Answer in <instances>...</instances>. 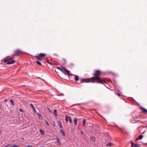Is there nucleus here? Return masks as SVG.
<instances>
[{"label": "nucleus", "mask_w": 147, "mask_h": 147, "mask_svg": "<svg viewBox=\"0 0 147 147\" xmlns=\"http://www.w3.org/2000/svg\"><path fill=\"white\" fill-rule=\"evenodd\" d=\"M100 74V71H96L95 73L94 74V76L95 77L91 78V79L93 80V81H91V82H94V81L96 80L97 81V82L98 83L103 84L105 83V80L102 79L99 77Z\"/></svg>", "instance_id": "obj_1"}, {"label": "nucleus", "mask_w": 147, "mask_h": 147, "mask_svg": "<svg viewBox=\"0 0 147 147\" xmlns=\"http://www.w3.org/2000/svg\"><path fill=\"white\" fill-rule=\"evenodd\" d=\"M5 62H7V64H11L14 63L15 62V61L13 60L8 59L6 60H5Z\"/></svg>", "instance_id": "obj_2"}, {"label": "nucleus", "mask_w": 147, "mask_h": 147, "mask_svg": "<svg viewBox=\"0 0 147 147\" xmlns=\"http://www.w3.org/2000/svg\"><path fill=\"white\" fill-rule=\"evenodd\" d=\"M65 120L66 122H67L68 121H69L70 123H72L71 118V117L69 116H68L67 115H66Z\"/></svg>", "instance_id": "obj_3"}, {"label": "nucleus", "mask_w": 147, "mask_h": 147, "mask_svg": "<svg viewBox=\"0 0 147 147\" xmlns=\"http://www.w3.org/2000/svg\"><path fill=\"white\" fill-rule=\"evenodd\" d=\"M91 81H93L91 78L89 79H82L81 81V82H82V81H86V82H91Z\"/></svg>", "instance_id": "obj_4"}, {"label": "nucleus", "mask_w": 147, "mask_h": 147, "mask_svg": "<svg viewBox=\"0 0 147 147\" xmlns=\"http://www.w3.org/2000/svg\"><path fill=\"white\" fill-rule=\"evenodd\" d=\"M131 147H139V146L137 144H134L133 142H131Z\"/></svg>", "instance_id": "obj_5"}, {"label": "nucleus", "mask_w": 147, "mask_h": 147, "mask_svg": "<svg viewBox=\"0 0 147 147\" xmlns=\"http://www.w3.org/2000/svg\"><path fill=\"white\" fill-rule=\"evenodd\" d=\"M21 52V51L19 49H18L16 50L15 52L13 54V56H15L17 54Z\"/></svg>", "instance_id": "obj_6"}, {"label": "nucleus", "mask_w": 147, "mask_h": 147, "mask_svg": "<svg viewBox=\"0 0 147 147\" xmlns=\"http://www.w3.org/2000/svg\"><path fill=\"white\" fill-rule=\"evenodd\" d=\"M57 68L60 70L61 71L63 74H64L65 75H66L65 72L64 71V70H63V69H62L61 67H58Z\"/></svg>", "instance_id": "obj_7"}, {"label": "nucleus", "mask_w": 147, "mask_h": 147, "mask_svg": "<svg viewBox=\"0 0 147 147\" xmlns=\"http://www.w3.org/2000/svg\"><path fill=\"white\" fill-rule=\"evenodd\" d=\"M63 69V70L65 71L67 73V74L68 75H69V73L70 72V71L68 70H67L65 68L63 67H62Z\"/></svg>", "instance_id": "obj_8"}, {"label": "nucleus", "mask_w": 147, "mask_h": 147, "mask_svg": "<svg viewBox=\"0 0 147 147\" xmlns=\"http://www.w3.org/2000/svg\"><path fill=\"white\" fill-rule=\"evenodd\" d=\"M57 123H58V125H59V127L60 128H62L63 127V126H62V125L61 124V122L60 121H57Z\"/></svg>", "instance_id": "obj_9"}, {"label": "nucleus", "mask_w": 147, "mask_h": 147, "mask_svg": "<svg viewBox=\"0 0 147 147\" xmlns=\"http://www.w3.org/2000/svg\"><path fill=\"white\" fill-rule=\"evenodd\" d=\"M37 114V115L38 117L41 120L43 119V117L39 113H38Z\"/></svg>", "instance_id": "obj_10"}, {"label": "nucleus", "mask_w": 147, "mask_h": 147, "mask_svg": "<svg viewBox=\"0 0 147 147\" xmlns=\"http://www.w3.org/2000/svg\"><path fill=\"white\" fill-rule=\"evenodd\" d=\"M78 123V119L76 118H74V123L75 125H77Z\"/></svg>", "instance_id": "obj_11"}, {"label": "nucleus", "mask_w": 147, "mask_h": 147, "mask_svg": "<svg viewBox=\"0 0 147 147\" xmlns=\"http://www.w3.org/2000/svg\"><path fill=\"white\" fill-rule=\"evenodd\" d=\"M143 137V136L142 135H140L136 139V140H141V139Z\"/></svg>", "instance_id": "obj_12"}, {"label": "nucleus", "mask_w": 147, "mask_h": 147, "mask_svg": "<svg viewBox=\"0 0 147 147\" xmlns=\"http://www.w3.org/2000/svg\"><path fill=\"white\" fill-rule=\"evenodd\" d=\"M30 106L33 109L34 112L35 113H36V110L35 109V108L34 107V106L32 104H30Z\"/></svg>", "instance_id": "obj_13"}, {"label": "nucleus", "mask_w": 147, "mask_h": 147, "mask_svg": "<svg viewBox=\"0 0 147 147\" xmlns=\"http://www.w3.org/2000/svg\"><path fill=\"white\" fill-rule=\"evenodd\" d=\"M40 132L41 134L42 135H43L45 134V133L43 130L41 129H40Z\"/></svg>", "instance_id": "obj_14"}, {"label": "nucleus", "mask_w": 147, "mask_h": 147, "mask_svg": "<svg viewBox=\"0 0 147 147\" xmlns=\"http://www.w3.org/2000/svg\"><path fill=\"white\" fill-rule=\"evenodd\" d=\"M60 133L63 136H65V133L63 129H61L60 131Z\"/></svg>", "instance_id": "obj_15"}, {"label": "nucleus", "mask_w": 147, "mask_h": 147, "mask_svg": "<svg viewBox=\"0 0 147 147\" xmlns=\"http://www.w3.org/2000/svg\"><path fill=\"white\" fill-rule=\"evenodd\" d=\"M53 113H54V115L56 117H57V111L55 109L54 110Z\"/></svg>", "instance_id": "obj_16"}, {"label": "nucleus", "mask_w": 147, "mask_h": 147, "mask_svg": "<svg viewBox=\"0 0 147 147\" xmlns=\"http://www.w3.org/2000/svg\"><path fill=\"white\" fill-rule=\"evenodd\" d=\"M140 108L143 111H144V112H146V113H147V110L144 109V108L142 107H140Z\"/></svg>", "instance_id": "obj_17"}, {"label": "nucleus", "mask_w": 147, "mask_h": 147, "mask_svg": "<svg viewBox=\"0 0 147 147\" xmlns=\"http://www.w3.org/2000/svg\"><path fill=\"white\" fill-rule=\"evenodd\" d=\"M39 56L40 57H44L45 56V54L44 53H40L39 54Z\"/></svg>", "instance_id": "obj_18"}, {"label": "nucleus", "mask_w": 147, "mask_h": 147, "mask_svg": "<svg viewBox=\"0 0 147 147\" xmlns=\"http://www.w3.org/2000/svg\"><path fill=\"white\" fill-rule=\"evenodd\" d=\"M56 139L57 140V143H58V144L59 145H60V140L58 138H56Z\"/></svg>", "instance_id": "obj_19"}, {"label": "nucleus", "mask_w": 147, "mask_h": 147, "mask_svg": "<svg viewBox=\"0 0 147 147\" xmlns=\"http://www.w3.org/2000/svg\"><path fill=\"white\" fill-rule=\"evenodd\" d=\"M75 76V80L76 81H77L78 80V77L76 75H74Z\"/></svg>", "instance_id": "obj_20"}, {"label": "nucleus", "mask_w": 147, "mask_h": 147, "mask_svg": "<svg viewBox=\"0 0 147 147\" xmlns=\"http://www.w3.org/2000/svg\"><path fill=\"white\" fill-rule=\"evenodd\" d=\"M91 140H92L93 141H94L96 140L95 138L94 137H92L91 138Z\"/></svg>", "instance_id": "obj_21"}, {"label": "nucleus", "mask_w": 147, "mask_h": 147, "mask_svg": "<svg viewBox=\"0 0 147 147\" xmlns=\"http://www.w3.org/2000/svg\"><path fill=\"white\" fill-rule=\"evenodd\" d=\"M10 102L12 105H14V102L12 99H11L10 100Z\"/></svg>", "instance_id": "obj_22"}, {"label": "nucleus", "mask_w": 147, "mask_h": 147, "mask_svg": "<svg viewBox=\"0 0 147 147\" xmlns=\"http://www.w3.org/2000/svg\"><path fill=\"white\" fill-rule=\"evenodd\" d=\"M113 145V144L110 142H109L107 144V146H111Z\"/></svg>", "instance_id": "obj_23"}, {"label": "nucleus", "mask_w": 147, "mask_h": 147, "mask_svg": "<svg viewBox=\"0 0 147 147\" xmlns=\"http://www.w3.org/2000/svg\"><path fill=\"white\" fill-rule=\"evenodd\" d=\"M36 63L37 64H38L39 65H40L41 64L40 62L39 61H36Z\"/></svg>", "instance_id": "obj_24"}, {"label": "nucleus", "mask_w": 147, "mask_h": 147, "mask_svg": "<svg viewBox=\"0 0 147 147\" xmlns=\"http://www.w3.org/2000/svg\"><path fill=\"white\" fill-rule=\"evenodd\" d=\"M85 122H86V120L85 119H84L83 121V126H84L85 125Z\"/></svg>", "instance_id": "obj_25"}, {"label": "nucleus", "mask_w": 147, "mask_h": 147, "mask_svg": "<svg viewBox=\"0 0 147 147\" xmlns=\"http://www.w3.org/2000/svg\"><path fill=\"white\" fill-rule=\"evenodd\" d=\"M18 146L17 145H13L12 146H11V147H18Z\"/></svg>", "instance_id": "obj_26"}, {"label": "nucleus", "mask_w": 147, "mask_h": 147, "mask_svg": "<svg viewBox=\"0 0 147 147\" xmlns=\"http://www.w3.org/2000/svg\"><path fill=\"white\" fill-rule=\"evenodd\" d=\"M20 111L21 112L23 113L24 112L23 110L22 109H20Z\"/></svg>", "instance_id": "obj_27"}, {"label": "nucleus", "mask_w": 147, "mask_h": 147, "mask_svg": "<svg viewBox=\"0 0 147 147\" xmlns=\"http://www.w3.org/2000/svg\"><path fill=\"white\" fill-rule=\"evenodd\" d=\"M38 60H40V58L38 57V56H35V57Z\"/></svg>", "instance_id": "obj_28"}, {"label": "nucleus", "mask_w": 147, "mask_h": 147, "mask_svg": "<svg viewBox=\"0 0 147 147\" xmlns=\"http://www.w3.org/2000/svg\"><path fill=\"white\" fill-rule=\"evenodd\" d=\"M46 123L47 125H48V126L49 125V123H48V122H47V121H46Z\"/></svg>", "instance_id": "obj_29"}, {"label": "nucleus", "mask_w": 147, "mask_h": 147, "mask_svg": "<svg viewBox=\"0 0 147 147\" xmlns=\"http://www.w3.org/2000/svg\"><path fill=\"white\" fill-rule=\"evenodd\" d=\"M59 96H64V94H60L59 95Z\"/></svg>", "instance_id": "obj_30"}, {"label": "nucleus", "mask_w": 147, "mask_h": 147, "mask_svg": "<svg viewBox=\"0 0 147 147\" xmlns=\"http://www.w3.org/2000/svg\"><path fill=\"white\" fill-rule=\"evenodd\" d=\"M117 95H118V96H120V94L119 93H117Z\"/></svg>", "instance_id": "obj_31"}, {"label": "nucleus", "mask_w": 147, "mask_h": 147, "mask_svg": "<svg viewBox=\"0 0 147 147\" xmlns=\"http://www.w3.org/2000/svg\"><path fill=\"white\" fill-rule=\"evenodd\" d=\"M26 147H32V146H27Z\"/></svg>", "instance_id": "obj_32"}, {"label": "nucleus", "mask_w": 147, "mask_h": 147, "mask_svg": "<svg viewBox=\"0 0 147 147\" xmlns=\"http://www.w3.org/2000/svg\"><path fill=\"white\" fill-rule=\"evenodd\" d=\"M53 125L54 126H55V123H54V124H53Z\"/></svg>", "instance_id": "obj_33"}, {"label": "nucleus", "mask_w": 147, "mask_h": 147, "mask_svg": "<svg viewBox=\"0 0 147 147\" xmlns=\"http://www.w3.org/2000/svg\"><path fill=\"white\" fill-rule=\"evenodd\" d=\"M7 99H5V100H4V101L5 102H7Z\"/></svg>", "instance_id": "obj_34"}, {"label": "nucleus", "mask_w": 147, "mask_h": 147, "mask_svg": "<svg viewBox=\"0 0 147 147\" xmlns=\"http://www.w3.org/2000/svg\"><path fill=\"white\" fill-rule=\"evenodd\" d=\"M9 145H8L6 146H5V147H7V146H9Z\"/></svg>", "instance_id": "obj_35"}, {"label": "nucleus", "mask_w": 147, "mask_h": 147, "mask_svg": "<svg viewBox=\"0 0 147 147\" xmlns=\"http://www.w3.org/2000/svg\"><path fill=\"white\" fill-rule=\"evenodd\" d=\"M81 133L83 135V133L82 131H81Z\"/></svg>", "instance_id": "obj_36"}, {"label": "nucleus", "mask_w": 147, "mask_h": 147, "mask_svg": "<svg viewBox=\"0 0 147 147\" xmlns=\"http://www.w3.org/2000/svg\"><path fill=\"white\" fill-rule=\"evenodd\" d=\"M49 111L50 112V110L49 109Z\"/></svg>", "instance_id": "obj_37"}, {"label": "nucleus", "mask_w": 147, "mask_h": 147, "mask_svg": "<svg viewBox=\"0 0 147 147\" xmlns=\"http://www.w3.org/2000/svg\"><path fill=\"white\" fill-rule=\"evenodd\" d=\"M146 144H147V143Z\"/></svg>", "instance_id": "obj_38"}]
</instances>
